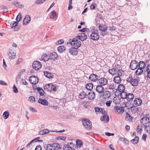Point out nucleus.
<instances>
[{"label":"nucleus","mask_w":150,"mask_h":150,"mask_svg":"<svg viewBox=\"0 0 150 150\" xmlns=\"http://www.w3.org/2000/svg\"><path fill=\"white\" fill-rule=\"evenodd\" d=\"M38 102L39 103L44 105H47L48 104L46 100L42 99H39L38 100Z\"/></svg>","instance_id":"obj_23"},{"label":"nucleus","mask_w":150,"mask_h":150,"mask_svg":"<svg viewBox=\"0 0 150 150\" xmlns=\"http://www.w3.org/2000/svg\"><path fill=\"white\" fill-rule=\"evenodd\" d=\"M118 90L120 92H122L124 91L125 88L124 85L122 84H120L119 85L117 88Z\"/></svg>","instance_id":"obj_28"},{"label":"nucleus","mask_w":150,"mask_h":150,"mask_svg":"<svg viewBox=\"0 0 150 150\" xmlns=\"http://www.w3.org/2000/svg\"><path fill=\"white\" fill-rule=\"evenodd\" d=\"M115 85H116V84H115L114 83H111L108 86V88L110 89L113 90L116 87Z\"/></svg>","instance_id":"obj_47"},{"label":"nucleus","mask_w":150,"mask_h":150,"mask_svg":"<svg viewBox=\"0 0 150 150\" xmlns=\"http://www.w3.org/2000/svg\"><path fill=\"white\" fill-rule=\"evenodd\" d=\"M99 29L102 31H106L107 30V27L105 25L101 26L100 25L99 26Z\"/></svg>","instance_id":"obj_37"},{"label":"nucleus","mask_w":150,"mask_h":150,"mask_svg":"<svg viewBox=\"0 0 150 150\" xmlns=\"http://www.w3.org/2000/svg\"><path fill=\"white\" fill-rule=\"evenodd\" d=\"M141 123L143 125L145 126V125L150 123L149 119V117H144L142 118L140 120Z\"/></svg>","instance_id":"obj_9"},{"label":"nucleus","mask_w":150,"mask_h":150,"mask_svg":"<svg viewBox=\"0 0 150 150\" xmlns=\"http://www.w3.org/2000/svg\"><path fill=\"white\" fill-rule=\"evenodd\" d=\"M44 74L45 76L48 78H52V74L49 73L47 71L44 72Z\"/></svg>","instance_id":"obj_44"},{"label":"nucleus","mask_w":150,"mask_h":150,"mask_svg":"<svg viewBox=\"0 0 150 150\" xmlns=\"http://www.w3.org/2000/svg\"><path fill=\"white\" fill-rule=\"evenodd\" d=\"M76 144L78 147H81L83 145V142L80 139H77L76 141Z\"/></svg>","instance_id":"obj_38"},{"label":"nucleus","mask_w":150,"mask_h":150,"mask_svg":"<svg viewBox=\"0 0 150 150\" xmlns=\"http://www.w3.org/2000/svg\"><path fill=\"white\" fill-rule=\"evenodd\" d=\"M86 128L88 129H90L92 128L91 122L89 123V124L87 123L86 124V126H84Z\"/></svg>","instance_id":"obj_52"},{"label":"nucleus","mask_w":150,"mask_h":150,"mask_svg":"<svg viewBox=\"0 0 150 150\" xmlns=\"http://www.w3.org/2000/svg\"><path fill=\"white\" fill-rule=\"evenodd\" d=\"M50 132V131L47 129H43L40 131L39 134L40 135H42L46 134L49 133Z\"/></svg>","instance_id":"obj_27"},{"label":"nucleus","mask_w":150,"mask_h":150,"mask_svg":"<svg viewBox=\"0 0 150 150\" xmlns=\"http://www.w3.org/2000/svg\"><path fill=\"white\" fill-rule=\"evenodd\" d=\"M100 78V76H98L94 74H92L90 76L89 79L92 81H96L97 80H98V79Z\"/></svg>","instance_id":"obj_13"},{"label":"nucleus","mask_w":150,"mask_h":150,"mask_svg":"<svg viewBox=\"0 0 150 150\" xmlns=\"http://www.w3.org/2000/svg\"><path fill=\"white\" fill-rule=\"evenodd\" d=\"M99 84L103 86H104L107 84L108 81L107 79L104 78H102L98 79V80Z\"/></svg>","instance_id":"obj_12"},{"label":"nucleus","mask_w":150,"mask_h":150,"mask_svg":"<svg viewBox=\"0 0 150 150\" xmlns=\"http://www.w3.org/2000/svg\"><path fill=\"white\" fill-rule=\"evenodd\" d=\"M120 93V97L122 99H125L127 98V94L126 92L124 91Z\"/></svg>","instance_id":"obj_32"},{"label":"nucleus","mask_w":150,"mask_h":150,"mask_svg":"<svg viewBox=\"0 0 150 150\" xmlns=\"http://www.w3.org/2000/svg\"><path fill=\"white\" fill-rule=\"evenodd\" d=\"M76 38H78L79 40L83 41L87 39V35L85 33H82L80 35L76 36Z\"/></svg>","instance_id":"obj_14"},{"label":"nucleus","mask_w":150,"mask_h":150,"mask_svg":"<svg viewBox=\"0 0 150 150\" xmlns=\"http://www.w3.org/2000/svg\"><path fill=\"white\" fill-rule=\"evenodd\" d=\"M109 72L110 74L112 75L114 74H115L116 73L117 70L116 69L114 68H113L111 69V70H110Z\"/></svg>","instance_id":"obj_50"},{"label":"nucleus","mask_w":150,"mask_h":150,"mask_svg":"<svg viewBox=\"0 0 150 150\" xmlns=\"http://www.w3.org/2000/svg\"><path fill=\"white\" fill-rule=\"evenodd\" d=\"M143 72V69L140 68H139L136 71L135 73L137 75H141Z\"/></svg>","instance_id":"obj_36"},{"label":"nucleus","mask_w":150,"mask_h":150,"mask_svg":"<svg viewBox=\"0 0 150 150\" xmlns=\"http://www.w3.org/2000/svg\"><path fill=\"white\" fill-rule=\"evenodd\" d=\"M57 13L56 12L53 11H52L50 14V18L52 19H54L56 17Z\"/></svg>","instance_id":"obj_39"},{"label":"nucleus","mask_w":150,"mask_h":150,"mask_svg":"<svg viewBox=\"0 0 150 150\" xmlns=\"http://www.w3.org/2000/svg\"><path fill=\"white\" fill-rule=\"evenodd\" d=\"M114 110L116 112L119 114H122L125 111L124 108L123 107L116 106L115 107Z\"/></svg>","instance_id":"obj_10"},{"label":"nucleus","mask_w":150,"mask_h":150,"mask_svg":"<svg viewBox=\"0 0 150 150\" xmlns=\"http://www.w3.org/2000/svg\"><path fill=\"white\" fill-rule=\"evenodd\" d=\"M69 42L74 47L77 48H79L81 45V41L76 38V36L72 40L70 39L69 41Z\"/></svg>","instance_id":"obj_2"},{"label":"nucleus","mask_w":150,"mask_h":150,"mask_svg":"<svg viewBox=\"0 0 150 150\" xmlns=\"http://www.w3.org/2000/svg\"><path fill=\"white\" fill-rule=\"evenodd\" d=\"M44 89L47 91H55L57 90V86L52 83L48 84L45 86Z\"/></svg>","instance_id":"obj_3"},{"label":"nucleus","mask_w":150,"mask_h":150,"mask_svg":"<svg viewBox=\"0 0 150 150\" xmlns=\"http://www.w3.org/2000/svg\"><path fill=\"white\" fill-rule=\"evenodd\" d=\"M145 129L146 130V132L147 133H150V126L145 125Z\"/></svg>","instance_id":"obj_51"},{"label":"nucleus","mask_w":150,"mask_h":150,"mask_svg":"<svg viewBox=\"0 0 150 150\" xmlns=\"http://www.w3.org/2000/svg\"><path fill=\"white\" fill-rule=\"evenodd\" d=\"M29 81L32 84L35 85L39 82V79L35 75H33L30 76L29 78Z\"/></svg>","instance_id":"obj_7"},{"label":"nucleus","mask_w":150,"mask_h":150,"mask_svg":"<svg viewBox=\"0 0 150 150\" xmlns=\"http://www.w3.org/2000/svg\"><path fill=\"white\" fill-rule=\"evenodd\" d=\"M87 96L86 93L84 91L81 92L79 94V98L81 99H83Z\"/></svg>","instance_id":"obj_26"},{"label":"nucleus","mask_w":150,"mask_h":150,"mask_svg":"<svg viewBox=\"0 0 150 150\" xmlns=\"http://www.w3.org/2000/svg\"><path fill=\"white\" fill-rule=\"evenodd\" d=\"M13 4L16 7H18L20 8H23L24 7V6L23 5L21 4L19 2L17 1H14L13 3Z\"/></svg>","instance_id":"obj_29"},{"label":"nucleus","mask_w":150,"mask_h":150,"mask_svg":"<svg viewBox=\"0 0 150 150\" xmlns=\"http://www.w3.org/2000/svg\"><path fill=\"white\" fill-rule=\"evenodd\" d=\"M79 48L77 47H74L72 46V47L69 49V52L71 54L73 55H76L78 53V52L77 49Z\"/></svg>","instance_id":"obj_11"},{"label":"nucleus","mask_w":150,"mask_h":150,"mask_svg":"<svg viewBox=\"0 0 150 150\" xmlns=\"http://www.w3.org/2000/svg\"><path fill=\"white\" fill-rule=\"evenodd\" d=\"M50 58L49 57V54L47 55L46 54H44L41 57V59L42 60L44 61H48Z\"/></svg>","instance_id":"obj_24"},{"label":"nucleus","mask_w":150,"mask_h":150,"mask_svg":"<svg viewBox=\"0 0 150 150\" xmlns=\"http://www.w3.org/2000/svg\"><path fill=\"white\" fill-rule=\"evenodd\" d=\"M114 81L115 83L119 84L121 81V79L119 76H115L114 78Z\"/></svg>","instance_id":"obj_25"},{"label":"nucleus","mask_w":150,"mask_h":150,"mask_svg":"<svg viewBox=\"0 0 150 150\" xmlns=\"http://www.w3.org/2000/svg\"><path fill=\"white\" fill-rule=\"evenodd\" d=\"M49 57L50 59H51L55 61L57 59L58 56L57 54L55 52H53L52 53H50V54H49Z\"/></svg>","instance_id":"obj_15"},{"label":"nucleus","mask_w":150,"mask_h":150,"mask_svg":"<svg viewBox=\"0 0 150 150\" xmlns=\"http://www.w3.org/2000/svg\"><path fill=\"white\" fill-rule=\"evenodd\" d=\"M128 108L131 109L132 112L134 114H135L139 110V108L135 107L134 105L130 107V108Z\"/></svg>","instance_id":"obj_21"},{"label":"nucleus","mask_w":150,"mask_h":150,"mask_svg":"<svg viewBox=\"0 0 150 150\" xmlns=\"http://www.w3.org/2000/svg\"><path fill=\"white\" fill-rule=\"evenodd\" d=\"M13 91L15 93H17L18 92V89L15 85H13Z\"/></svg>","instance_id":"obj_59"},{"label":"nucleus","mask_w":150,"mask_h":150,"mask_svg":"<svg viewBox=\"0 0 150 150\" xmlns=\"http://www.w3.org/2000/svg\"><path fill=\"white\" fill-rule=\"evenodd\" d=\"M101 108H100L99 107H97L95 108V110L96 112H100Z\"/></svg>","instance_id":"obj_62"},{"label":"nucleus","mask_w":150,"mask_h":150,"mask_svg":"<svg viewBox=\"0 0 150 150\" xmlns=\"http://www.w3.org/2000/svg\"><path fill=\"white\" fill-rule=\"evenodd\" d=\"M46 0H36L35 1V3L37 4H42Z\"/></svg>","instance_id":"obj_54"},{"label":"nucleus","mask_w":150,"mask_h":150,"mask_svg":"<svg viewBox=\"0 0 150 150\" xmlns=\"http://www.w3.org/2000/svg\"><path fill=\"white\" fill-rule=\"evenodd\" d=\"M35 150H42V147L40 145H38L36 146Z\"/></svg>","instance_id":"obj_64"},{"label":"nucleus","mask_w":150,"mask_h":150,"mask_svg":"<svg viewBox=\"0 0 150 150\" xmlns=\"http://www.w3.org/2000/svg\"><path fill=\"white\" fill-rule=\"evenodd\" d=\"M63 150H72V147L69 144H66L63 147Z\"/></svg>","instance_id":"obj_35"},{"label":"nucleus","mask_w":150,"mask_h":150,"mask_svg":"<svg viewBox=\"0 0 150 150\" xmlns=\"http://www.w3.org/2000/svg\"><path fill=\"white\" fill-rule=\"evenodd\" d=\"M65 50V47L62 46H59L57 48L58 51L60 53L62 52Z\"/></svg>","instance_id":"obj_41"},{"label":"nucleus","mask_w":150,"mask_h":150,"mask_svg":"<svg viewBox=\"0 0 150 150\" xmlns=\"http://www.w3.org/2000/svg\"><path fill=\"white\" fill-rule=\"evenodd\" d=\"M139 139L138 137H135L134 139L131 140V142L134 144H136L138 142Z\"/></svg>","instance_id":"obj_45"},{"label":"nucleus","mask_w":150,"mask_h":150,"mask_svg":"<svg viewBox=\"0 0 150 150\" xmlns=\"http://www.w3.org/2000/svg\"><path fill=\"white\" fill-rule=\"evenodd\" d=\"M3 116L5 119H7L9 116L8 112L7 111L4 112L3 114Z\"/></svg>","instance_id":"obj_46"},{"label":"nucleus","mask_w":150,"mask_h":150,"mask_svg":"<svg viewBox=\"0 0 150 150\" xmlns=\"http://www.w3.org/2000/svg\"><path fill=\"white\" fill-rule=\"evenodd\" d=\"M93 85L92 83H88L86 84V88L88 90L91 91L93 89Z\"/></svg>","instance_id":"obj_30"},{"label":"nucleus","mask_w":150,"mask_h":150,"mask_svg":"<svg viewBox=\"0 0 150 150\" xmlns=\"http://www.w3.org/2000/svg\"><path fill=\"white\" fill-rule=\"evenodd\" d=\"M139 80L138 77L133 78L131 84L133 86H137L139 83Z\"/></svg>","instance_id":"obj_19"},{"label":"nucleus","mask_w":150,"mask_h":150,"mask_svg":"<svg viewBox=\"0 0 150 150\" xmlns=\"http://www.w3.org/2000/svg\"><path fill=\"white\" fill-rule=\"evenodd\" d=\"M112 102V101L110 100L107 101L106 103V105L108 107L110 106Z\"/></svg>","instance_id":"obj_61"},{"label":"nucleus","mask_w":150,"mask_h":150,"mask_svg":"<svg viewBox=\"0 0 150 150\" xmlns=\"http://www.w3.org/2000/svg\"><path fill=\"white\" fill-rule=\"evenodd\" d=\"M134 97V96L132 93H129L127 95V99L129 101L132 100Z\"/></svg>","instance_id":"obj_31"},{"label":"nucleus","mask_w":150,"mask_h":150,"mask_svg":"<svg viewBox=\"0 0 150 150\" xmlns=\"http://www.w3.org/2000/svg\"><path fill=\"white\" fill-rule=\"evenodd\" d=\"M8 55L10 59H15L16 56V51L13 48L10 49Z\"/></svg>","instance_id":"obj_6"},{"label":"nucleus","mask_w":150,"mask_h":150,"mask_svg":"<svg viewBox=\"0 0 150 150\" xmlns=\"http://www.w3.org/2000/svg\"><path fill=\"white\" fill-rule=\"evenodd\" d=\"M37 90L39 92L40 95L41 96H43L44 94V91L43 89L40 87H38L37 88Z\"/></svg>","instance_id":"obj_43"},{"label":"nucleus","mask_w":150,"mask_h":150,"mask_svg":"<svg viewBox=\"0 0 150 150\" xmlns=\"http://www.w3.org/2000/svg\"><path fill=\"white\" fill-rule=\"evenodd\" d=\"M46 149V150H61L60 145L55 143L47 144Z\"/></svg>","instance_id":"obj_1"},{"label":"nucleus","mask_w":150,"mask_h":150,"mask_svg":"<svg viewBox=\"0 0 150 150\" xmlns=\"http://www.w3.org/2000/svg\"><path fill=\"white\" fill-rule=\"evenodd\" d=\"M134 103L137 106L140 105L142 102L141 99L140 98H137L134 100Z\"/></svg>","instance_id":"obj_20"},{"label":"nucleus","mask_w":150,"mask_h":150,"mask_svg":"<svg viewBox=\"0 0 150 150\" xmlns=\"http://www.w3.org/2000/svg\"><path fill=\"white\" fill-rule=\"evenodd\" d=\"M132 78V76H129V78H127V80L128 82H130L131 83L132 81V80L133 79Z\"/></svg>","instance_id":"obj_63"},{"label":"nucleus","mask_w":150,"mask_h":150,"mask_svg":"<svg viewBox=\"0 0 150 150\" xmlns=\"http://www.w3.org/2000/svg\"><path fill=\"white\" fill-rule=\"evenodd\" d=\"M104 88L103 86L99 84L96 86V91L99 93H101L103 92Z\"/></svg>","instance_id":"obj_16"},{"label":"nucleus","mask_w":150,"mask_h":150,"mask_svg":"<svg viewBox=\"0 0 150 150\" xmlns=\"http://www.w3.org/2000/svg\"><path fill=\"white\" fill-rule=\"evenodd\" d=\"M57 139H58L59 140H65L66 137H64V136H61V137H57L56 138Z\"/></svg>","instance_id":"obj_57"},{"label":"nucleus","mask_w":150,"mask_h":150,"mask_svg":"<svg viewBox=\"0 0 150 150\" xmlns=\"http://www.w3.org/2000/svg\"><path fill=\"white\" fill-rule=\"evenodd\" d=\"M120 140L122 141H123L124 143L126 144L128 142L127 139L124 138H120Z\"/></svg>","instance_id":"obj_55"},{"label":"nucleus","mask_w":150,"mask_h":150,"mask_svg":"<svg viewBox=\"0 0 150 150\" xmlns=\"http://www.w3.org/2000/svg\"><path fill=\"white\" fill-rule=\"evenodd\" d=\"M130 67L132 70H134L136 69L138 67V62L135 60L132 61L130 63Z\"/></svg>","instance_id":"obj_8"},{"label":"nucleus","mask_w":150,"mask_h":150,"mask_svg":"<svg viewBox=\"0 0 150 150\" xmlns=\"http://www.w3.org/2000/svg\"><path fill=\"white\" fill-rule=\"evenodd\" d=\"M149 72H150V64H149L146 68V71H144V74L145 75L147 74Z\"/></svg>","instance_id":"obj_40"},{"label":"nucleus","mask_w":150,"mask_h":150,"mask_svg":"<svg viewBox=\"0 0 150 150\" xmlns=\"http://www.w3.org/2000/svg\"><path fill=\"white\" fill-rule=\"evenodd\" d=\"M29 100H30V101L32 102H35V98L33 96H30L29 98Z\"/></svg>","instance_id":"obj_60"},{"label":"nucleus","mask_w":150,"mask_h":150,"mask_svg":"<svg viewBox=\"0 0 150 150\" xmlns=\"http://www.w3.org/2000/svg\"><path fill=\"white\" fill-rule=\"evenodd\" d=\"M107 115L104 114V115L100 118V120L102 121H104L107 122H108L109 120V117H106Z\"/></svg>","instance_id":"obj_33"},{"label":"nucleus","mask_w":150,"mask_h":150,"mask_svg":"<svg viewBox=\"0 0 150 150\" xmlns=\"http://www.w3.org/2000/svg\"><path fill=\"white\" fill-rule=\"evenodd\" d=\"M146 64L145 62L143 61H140L139 63L138 67L142 69L144 68L145 67Z\"/></svg>","instance_id":"obj_34"},{"label":"nucleus","mask_w":150,"mask_h":150,"mask_svg":"<svg viewBox=\"0 0 150 150\" xmlns=\"http://www.w3.org/2000/svg\"><path fill=\"white\" fill-rule=\"evenodd\" d=\"M98 31L95 30L93 32H92L91 35V39L93 40H98L99 38V35L98 34Z\"/></svg>","instance_id":"obj_4"},{"label":"nucleus","mask_w":150,"mask_h":150,"mask_svg":"<svg viewBox=\"0 0 150 150\" xmlns=\"http://www.w3.org/2000/svg\"><path fill=\"white\" fill-rule=\"evenodd\" d=\"M30 22V21H27L26 20H25V19H24L23 21V25H26L28 24Z\"/></svg>","instance_id":"obj_56"},{"label":"nucleus","mask_w":150,"mask_h":150,"mask_svg":"<svg viewBox=\"0 0 150 150\" xmlns=\"http://www.w3.org/2000/svg\"><path fill=\"white\" fill-rule=\"evenodd\" d=\"M18 24V23L17 21H13L10 24V26L12 28L14 29L15 30L17 31L18 30V28H16Z\"/></svg>","instance_id":"obj_22"},{"label":"nucleus","mask_w":150,"mask_h":150,"mask_svg":"<svg viewBox=\"0 0 150 150\" xmlns=\"http://www.w3.org/2000/svg\"><path fill=\"white\" fill-rule=\"evenodd\" d=\"M82 122L84 126H86V124L87 123L89 124V123L91 122L90 120L87 119H84L82 120Z\"/></svg>","instance_id":"obj_42"},{"label":"nucleus","mask_w":150,"mask_h":150,"mask_svg":"<svg viewBox=\"0 0 150 150\" xmlns=\"http://www.w3.org/2000/svg\"><path fill=\"white\" fill-rule=\"evenodd\" d=\"M88 96L89 99L91 100H93L95 98V93L93 91H91L88 93Z\"/></svg>","instance_id":"obj_18"},{"label":"nucleus","mask_w":150,"mask_h":150,"mask_svg":"<svg viewBox=\"0 0 150 150\" xmlns=\"http://www.w3.org/2000/svg\"><path fill=\"white\" fill-rule=\"evenodd\" d=\"M125 117L128 119V120H129L130 121H132V116H131L127 112L126 114V117Z\"/></svg>","instance_id":"obj_48"},{"label":"nucleus","mask_w":150,"mask_h":150,"mask_svg":"<svg viewBox=\"0 0 150 150\" xmlns=\"http://www.w3.org/2000/svg\"><path fill=\"white\" fill-rule=\"evenodd\" d=\"M111 96V93L110 92L107 91L103 93V95L102 97L104 99H108Z\"/></svg>","instance_id":"obj_17"},{"label":"nucleus","mask_w":150,"mask_h":150,"mask_svg":"<svg viewBox=\"0 0 150 150\" xmlns=\"http://www.w3.org/2000/svg\"><path fill=\"white\" fill-rule=\"evenodd\" d=\"M96 4L95 3H93L91 5L90 8L91 9H94L95 8L96 6Z\"/></svg>","instance_id":"obj_58"},{"label":"nucleus","mask_w":150,"mask_h":150,"mask_svg":"<svg viewBox=\"0 0 150 150\" xmlns=\"http://www.w3.org/2000/svg\"><path fill=\"white\" fill-rule=\"evenodd\" d=\"M86 128L88 129H90L92 128L91 122L89 123V124L87 123L86 124V126H84Z\"/></svg>","instance_id":"obj_53"},{"label":"nucleus","mask_w":150,"mask_h":150,"mask_svg":"<svg viewBox=\"0 0 150 150\" xmlns=\"http://www.w3.org/2000/svg\"><path fill=\"white\" fill-rule=\"evenodd\" d=\"M32 66L33 68L36 70H38L42 67L41 63L38 61H35L33 63Z\"/></svg>","instance_id":"obj_5"},{"label":"nucleus","mask_w":150,"mask_h":150,"mask_svg":"<svg viewBox=\"0 0 150 150\" xmlns=\"http://www.w3.org/2000/svg\"><path fill=\"white\" fill-rule=\"evenodd\" d=\"M22 19L21 15L20 13L16 17V20L17 21L19 22Z\"/></svg>","instance_id":"obj_49"}]
</instances>
